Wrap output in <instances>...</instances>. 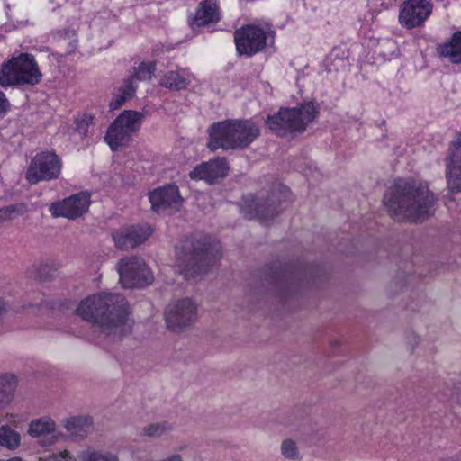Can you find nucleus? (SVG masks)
Returning <instances> with one entry per match:
<instances>
[{
    "mask_svg": "<svg viewBox=\"0 0 461 461\" xmlns=\"http://www.w3.org/2000/svg\"><path fill=\"white\" fill-rule=\"evenodd\" d=\"M90 204V195L86 193L73 194L61 202L53 203L50 206V212L53 217H64L75 220L82 216Z\"/></svg>",
    "mask_w": 461,
    "mask_h": 461,
    "instance_id": "nucleus-14",
    "label": "nucleus"
},
{
    "mask_svg": "<svg viewBox=\"0 0 461 461\" xmlns=\"http://www.w3.org/2000/svg\"><path fill=\"white\" fill-rule=\"evenodd\" d=\"M160 85L172 91H181L187 87L188 82L184 71H167L162 77Z\"/></svg>",
    "mask_w": 461,
    "mask_h": 461,
    "instance_id": "nucleus-24",
    "label": "nucleus"
},
{
    "mask_svg": "<svg viewBox=\"0 0 461 461\" xmlns=\"http://www.w3.org/2000/svg\"><path fill=\"white\" fill-rule=\"evenodd\" d=\"M116 267L123 287H142L153 281V276L141 258H122Z\"/></svg>",
    "mask_w": 461,
    "mask_h": 461,
    "instance_id": "nucleus-8",
    "label": "nucleus"
},
{
    "mask_svg": "<svg viewBox=\"0 0 461 461\" xmlns=\"http://www.w3.org/2000/svg\"><path fill=\"white\" fill-rule=\"evenodd\" d=\"M145 118L141 112L125 110L116 117L117 122L122 128L125 129L131 135L137 132Z\"/></svg>",
    "mask_w": 461,
    "mask_h": 461,
    "instance_id": "nucleus-23",
    "label": "nucleus"
},
{
    "mask_svg": "<svg viewBox=\"0 0 461 461\" xmlns=\"http://www.w3.org/2000/svg\"><path fill=\"white\" fill-rule=\"evenodd\" d=\"M164 316L169 330L181 332L196 321L197 306L189 298L178 300L167 306Z\"/></svg>",
    "mask_w": 461,
    "mask_h": 461,
    "instance_id": "nucleus-9",
    "label": "nucleus"
},
{
    "mask_svg": "<svg viewBox=\"0 0 461 461\" xmlns=\"http://www.w3.org/2000/svg\"><path fill=\"white\" fill-rule=\"evenodd\" d=\"M21 443L20 434L7 425L0 427V446L10 450L16 449Z\"/></svg>",
    "mask_w": 461,
    "mask_h": 461,
    "instance_id": "nucleus-26",
    "label": "nucleus"
},
{
    "mask_svg": "<svg viewBox=\"0 0 461 461\" xmlns=\"http://www.w3.org/2000/svg\"><path fill=\"white\" fill-rule=\"evenodd\" d=\"M266 32L255 25H246L235 32L237 51L240 55L252 56L266 47Z\"/></svg>",
    "mask_w": 461,
    "mask_h": 461,
    "instance_id": "nucleus-12",
    "label": "nucleus"
},
{
    "mask_svg": "<svg viewBox=\"0 0 461 461\" xmlns=\"http://www.w3.org/2000/svg\"><path fill=\"white\" fill-rule=\"evenodd\" d=\"M446 176L448 188L453 193L461 192V132L449 148Z\"/></svg>",
    "mask_w": 461,
    "mask_h": 461,
    "instance_id": "nucleus-16",
    "label": "nucleus"
},
{
    "mask_svg": "<svg viewBox=\"0 0 461 461\" xmlns=\"http://www.w3.org/2000/svg\"><path fill=\"white\" fill-rule=\"evenodd\" d=\"M442 57L448 58L452 63H461V32H456L450 40L438 47Z\"/></svg>",
    "mask_w": 461,
    "mask_h": 461,
    "instance_id": "nucleus-22",
    "label": "nucleus"
},
{
    "mask_svg": "<svg viewBox=\"0 0 461 461\" xmlns=\"http://www.w3.org/2000/svg\"><path fill=\"white\" fill-rule=\"evenodd\" d=\"M214 258L205 241L194 238L186 239L177 254V267L185 278L205 272Z\"/></svg>",
    "mask_w": 461,
    "mask_h": 461,
    "instance_id": "nucleus-6",
    "label": "nucleus"
},
{
    "mask_svg": "<svg viewBox=\"0 0 461 461\" xmlns=\"http://www.w3.org/2000/svg\"><path fill=\"white\" fill-rule=\"evenodd\" d=\"M219 20L218 0H203L199 4L193 24L201 27L216 23Z\"/></svg>",
    "mask_w": 461,
    "mask_h": 461,
    "instance_id": "nucleus-20",
    "label": "nucleus"
},
{
    "mask_svg": "<svg viewBox=\"0 0 461 461\" xmlns=\"http://www.w3.org/2000/svg\"><path fill=\"white\" fill-rule=\"evenodd\" d=\"M28 433L30 436L39 438L40 443L44 447L55 444L59 437L55 421L49 417L32 420L29 424Z\"/></svg>",
    "mask_w": 461,
    "mask_h": 461,
    "instance_id": "nucleus-18",
    "label": "nucleus"
},
{
    "mask_svg": "<svg viewBox=\"0 0 461 461\" xmlns=\"http://www.w3.org/2000/svg\"><path fill=\"white\" fill-rule=\"evenodd\" d=\"M5 301L0 297V316L5 312Z\"/></svg>",
    "mask_w": 461,
    "mask_h": 461,
    "instance_id": "nucleus-37",
    "label": "nucleus"
},
{
    "mask_svg": "<svg viewBox=\"0 0 461 461\" xmlns=\"http://www.w3.org/2000/svg\"><path fill=\"white\" fill-rule=\"evenodd\" d=\"M318 113L312 102L294 108L281 107L277 113L267 115L266 124L276 135L285 138L294 133L303 132Z\"/></svg>",
    "mask_w": 461,
    "mask_h": 461,
    "instance_id": "nucleus-4",
    "label": "nucleus"
},
{
    "mask_svg": "<svg viewBox=\"0 0 461 461\" xmlns=\"http://www.w3.org/2000/svg\"><path fill=\"white\" fill-rule=\"evenodd\" d=\"M433 10L430 0H405L400 6L399 23L407 29L420 26Z\"/></svg>",
    "mask_w": 461,
    "mask_h": 461,
    "instance_id": "nucleus-11",
    "label": "nucleus"
},
{
    "mask_svg": "<svg viewBox=\"0 0 461 461\" xmlns=\"http://www.w3.org/2000/svg\"><path fill=\"white\" fill-rule=\"evenodd\" d=\"M9 106V102L6 99L5 94L0 91V114L6 112Z\"/></svg>",
    "mask_w": 461,
    "mask_h": 461,
    "instance_id": "nucleus-36",
    "label": "nucleus"
},
{
    "mask_svg": "<svg viewBox=\"0 0 461 461\" xmlns=\"http://www.w3.org/2000/svg\"><path fill=\"white\" fill-rule=\"evenodd\" d=\"M43 461H73V456L68 450H63L49 455Z\"/></svg>",
    "mask_w": 461,
    "mask_h": 461,
    "instance_id": "nucleus-34",
    "label": "nucleus"
},
{
    "mask_svg": "<svg viewBox=\"0 0 461 461\" xmlns=\"http://www.w3.org/2000/svg\"><path fill=\"white\" fill-rule=\"evenodd\" d=\"M438 198L425 183L398 179L384 196V203L395 221L420 222L431 217Z\"/></svg>",
    "mask_w": 461,
    "mask_h": 461,
    "instance_id": "nucleus-1",
    "label": "nucleus"
},
{
    "mask_svg": "<svg viewBox=\"0 0 461 461\" xmlns=\"http://www.w3.org/2000/svg\"><path fill=\"white\" fill-rule=\"evenodd\" d=\"M288 190H272L266 198H245L243 203V212L249 219L257 218L264 223H268L278 213V205L280 203V194L286 193Z\"/></svg>",
    "mask_w": 461,
    "mask_h": 461,
    "instance_id": "nucleus-10",
    "label": "nucleus"
},
{
    "mask_svg": "<svg viewBox=\"0 0 461 461\" xmlns=\"http://www.w3.org/2000/svg\"><path fill=\"white\" fill-rule=\"evenodd\" d=\"M148 226H131L113 232L115 247L122 250L132 249L143 243L151 234Z\"/></svg>",
    "mask_w": 461,
    "mask_h": 461,
    "instance_id": "nucleus-15",
    "label": "nucleus"
},
{
    "mask_svg": "<svg viewBox=\"0 0 461 461\" xmlns=\"http://www.w3.org/2000/svg\"><path fill=\"white\" fill-rule=\"evenodd\" d=\"M131 135L125 129L122 128L115 119L108 127L104 140L109 145L111 149L116 150L119 148L127 146L131 140Z\"/></svg>",
    "mask_w": 461,
    "mask_h": 461,
    "instance_id": "nucleus-21",
    "label": "nucleus"
},
{
    "mask_svg": "<svg viewBox=\"0 0 461 461\" xmlns=\"http://www.w3.org/2000/svg\"><path fill=\"white\" fill-rule=\"evenodd\" d=\"M126 102L125 97H122L119 95H117L111 102H110V108L112 110H117L119 109L124 103Z\"/></svg>",
    "mask_w": 461,
    "mask_h": 461,
    "instance_id": "nucleus-35",
    "label": "nucleus"
},
{
    "mask_svg": "<svg viewBox=\"0 0 461 461\" xmlns=\"http://www.w3.org/2000/svg\"><path fill=\"white\" fill-rule=\"evenodd\" d=\"M93 124V116L91 114H83L76 120V131L81 136L85 138L88 134V129Z\"/></svg>",
    "mask_w": 461,
    "mask_h": 461,
    "instance_id": "nucleus-32",
    "label": "nucleus"
},
{
    "mask_svg": "<svg viewBox=\"0 0 461 461\" xmlns=\"http://www.w3.org/2000/svg\"><path fill=\"white\" fill-rule=\"evenodd\" d=\"M300 272L290 268H276L272 272L270 278L275 284L281 298H285L295 292L298 286Z\"/></svg>",
    "mask_w": 461,
    "mask_h": 461,
    "instance_id": "nucleus-19",
    "label": "nucleus"
},
{
    "mask_svg": "<svg viewBox=\"0 0 461 461\" xmlns=\"http://www.w3.org/2000/svg\"><path fill=\"white\" fill-rule=\"evenodd\" d=\"M152 210L157 213H171L178 211L183 203L178 187L176 185H166L149 193V196Z\"/></svg>",
    "mask_w": 461,
    "mask_h": 461,
    "instance_id": "nucleus-13",
    "label": "nucleus"
},
{
    "mask_svg": "<svg viewBox=\"0 0 461 461\" xmlns=\"http://www.w3.org/2000/svg\"><path fill=\"white\" fill-rule=\"evenodd\" d=\"M27 211V205L23 203L2 207L0 208V223L7 221H13L17 217L25 214Z\"/></svg>",
    "mask_w": 461,
    "mask_h": 461,
    "instance_id": "nucleus-27",
    "label": "nucleus"
},
{
    "mask_svg": "<svg viewBox=\"0 0 461 461\" xmlns=\"http://www.w3.org/2000/svg\"><path fill=\"white\" fill-rule=\"evenodd\" d=\"M77 313L97 325L105 336L120 339L131 330L129 305L118 293L100 292L82 300Z\"/></svg>",
    "mask_w": 461,
    "mask_h": 461,
    "instance_id": "nucleus-2",
    "label": "nucleus"
},
{
    "mask_svg": "<svg viewBox=\"0 0 461 461\" xmlns=\"http://www.w3.org/2000/svg\"><path fill=\"white\" fill-rule=\"evenodd\" d=\"M83 461H120L116 454L109 451L89 450L83 456Z\"/></svg>",
    "mask_w": 461,
    "mask_h": 461,
    "instance_id": "nucleus-29",
    "label": "nucleus"
},
{
    "mask_svg": "<svg viewBox=\"0 0 461 461\" xmlns=\"http://www.w3.org/2000/svg\"><path fill=\"white\" fill-rule=\"evenodd\" d=\"M228 169L226 158H218L198 165L189 173V176L194 180H205L213 184L219 178L226 176Z\"/></svg>",
    "mask_w": 461,
    "mask_h": 461,
    "instance_id": "nucleus-17",
    "label": "nucleus"
},
{
    "mask_svg": "<svg viewBox=\"0 0 461 461\" xmlns=\"http://www.w3.org/2000/svg\"><path fill=\"white\" fill-rule=\"evenodd\" d=\"M120 95L125 97V100L131 99L135 92L136 86L134 84V77H129L125 80L123 86L120 88Z\"/></svg>",
    "mask_w": 461,
    "mask_h": 461,
    "instance_id": "nucleus-33",
    "label": "nucleus"
},
{
    "mask_svg": "<svg viewBox=\"0 0 461 461\" xmlns=\"http://www.w3.org/2000/svg\"><path fill=\"white\" fill-rule=\"evenodd\" d=\"M0 461H23V458H21L19 456H14V457H12V458L6 459V460L0 459Z\"/></svg>",
    "mask_w": 461,
    "mask_h": 461,
    "instance_id": "nucleus-38",
    "label": "nucleus"
},
{
    "mask_svg": "<svg viewBox=\"0 0 461 461\" xmlns=\"http://www.w3.org/2000/svg\"><path fill=\"white\" fill-rule=\"evenodd\" d=\"M61 167L62 162L56 153L41 151L32 158L25 173V179L30 185L57 179L60 175Z\"/></svg>",
    "mask_w": 461,
    "mask_h": 461,
    "instance_id": "nucleus-7",
    "label": "nucleus"
},
{
    "mask_svg": "<svg viewBox=\"0 0 461 461\" xmlns=\"http://www.w3.org/2000/svg\"><path fill=\"white\" fill-rule=\"evenodd\" d=\"M172 430L168 422H158L149 424L141 429L140 435L149 438H159Z\"/></svg>",
    "mask_w": 461,
    "mask_h": 461,
    "instance_id": "nucleus-28",
    "label": "nucleus"
},
{
    "mask_svg": "<svg viewBox=\"0 0 461 461\" xmlns=\"http://www.w3.org/2000/svg\"><path fill=\"white\" fill-rule=\"evenodd\" d=\"M63 425L69 433L81 436L93 425V420L88 416L70 417L63 420Z\"/></svg>",
    "mask_w": 461,
    "mask_h": 461,
    "instance_id": "nucleus-25",
    "label": "nucleus"
},
{
    "mask_svg": "<svg viewBox=\"0 0 461 461\" xmlns=\"http://www.w3.org/2000/svg\"><path fill=\"white\" fill-rule=\"evenodd\" d=\"M155 64L154 63H145L142 62L136 68V71L130 77H134V84L137 81H144L151 78V76L155 72Z\"/></svg>",
    "mask_w": 461,
    "mask_h": 461,
    "instance_id": "nucleus-30",
    "label": "nucleus"
},
{
    "mask_svg": "<svg viewBox=\"0 0 461 461\" xmlns=\"http://www.w3.org/2000/svg\"><path fill=\"white\" fill-rule=\"evenodd\" d=\"M42 74L33 55L20 53L5 62L0 68V86H35L41 80Z\"/></svg>",
    "mask_w": 461,
    "mask_h": 461,
    "instance_id": "nucleus-5",
    "label": "nucleus"
},
{
    "mask_svg": "<svg viewBox=\"0 0 461 461\" xmlns=\"http://www.w3.org/2000/svg\"><path fill=\"white\" fill-rule=\"evenodd\" d=\"M260 127L252 120L228 119L208 129L207 147L212 151L244 149L260 136Z\"/></svg>",
    "mask_w": 461,
    "mask_h": 461,
    "instance_id": "nucleus-3",
    "label": "nucleus"
},
{
    "mask_svg": "<svg viewBox=\"0 0 461 461\" xmlns=\"http://www.w3.org/2000/svg\"><path fill=\"white\" fill-rule=\"evenodd\" d=\"M281 454L286 459L296 460L299 459L300 453L296 443L291 439H285L281 444Z\"/></svg>",
    "mask_w": 461,
    "mask_h": 461,
    "instance_id": "nucleus-31",
    "label": "nucleus"
}]
</instances>
